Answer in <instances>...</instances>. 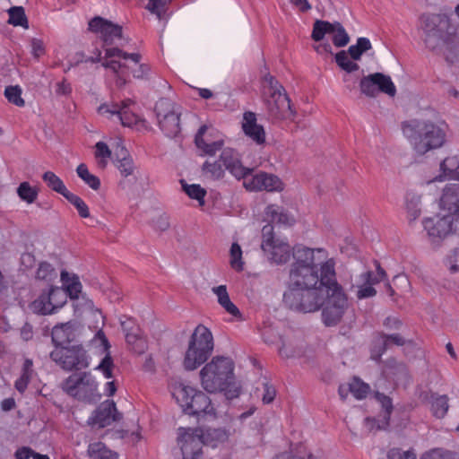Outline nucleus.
<instances>
[{
  "label": "nucleus",
  "instance_id": "obj_1",
  "mask_svg": "<svg viewBox=\"0 0 459 459\" xmlns=\"http://www.w3.org/2000/svg\"><path fill=\"white\" fill-rule=\"evenodd\" d=\"M290 266L282 301L291 310L312 313L323 305L322 320L326 326L336 325L350 307L342 287L336 279L333 257L322 247H297Z\"/></svg>",
  "mask_w": 459,
  "mask_h": 459
},
{
  "label": "nucleus",
  "instance_id": "obj_2",
  "mask_svg": "<svg viewBox=\"0 0 459 459\" xmlns=\"http://www.w3.org/2000/svg\"><path fill=\"white\" fill-rule=\"evenodd\" d=\"M234 368L230 357H213L200 371L202 386L209 393L223 392L227 399L238 397L241 387L236 381Z\"/></svg>",
  "mask_w": 459,
  "mask_h": 459
},
{
  "label": "nucleus",
  "instance_id": "obj_3",
  "mask_svg": "<svg viewBox=\"0 0 459 459\" xmlns=\"http://www.w3.org/2000/svg\"><path fill=\"white\" fill-rule=\"evenodd\" d=\"M141 55L139 53H126L118 48H106L105 56H101V52L98 51L97 57L93 62L102 61V66L110 69L116 76V84L118 87L124 86L129 78V70L131 67L126 65L131 61L138 68L132 70L133 76L137 79L147 77L150 73V66L147 64H140Z\"/></svg>",
  "mask_w": 459,
  "mask_h": 459
},
{
  "label": "nucleus",
  "instance_id": "obj_4",
  "mask_svg": "<svg viewBox=\"0 0 459 459\" xmlns=\"http://www.w3.org/2000/svg\"><path fill=\"white\" fill-rule=\"evenodd\" d=\"M229 433L223 429L179 428L178 444L183 459H204L203 446L216 447L225 442Z\"/></svg>",
  "mask_w": 459,
  "mask_h": 459
},
{
  "label": "nucleus",
  "instance_id": "obj_5",
  "mask_svg": "<svg viewBox=\"0 0 459 459\" xmlns=\"http://www.w3.org/2000/svg\"><path fill=\"white\" fill-rule=\"evenodd\" d=\"M403 135L419 154L440 148L446 141V132L430 120L411 119L402 124Z\"/></svg>",
  "mask_w": 459,
  "mask_h": 459
},
{
  "label": "nucleus",
  "instance_id": "obj_6",
  "mask_svg": "<svg viewBox=\"0 0 459 459\" xmlns=\"http://www.w3.org/2000/svg\"><path fill=\"white\" fill-rule=\"evenodd\" d=\"M214 348L212 332L204 325H198L188 341L183 365L186 370H195L212 355Z\"/></svg>",
  "mask_w": 459,
  "mask_h": 459
},
{
  "label": "nucleus",
  "instance_id": "obj_7",
  "mask_svg": "<svg viewBox=\"0 0 459 459\" xmlns=\"http://www.w3.org/2000/svg\"><path fill=\"white\" fill-rule=\"evenodd\" d=\"M263 99L269 115L276 119L293 116L290 100L283 86L271 74L263 78Z\"/></svg>",
  "mask_w": 459,
  "mask_h": 459
},
{
  "label": "nucleus",
  "instance_id": "obj_8",
  "mask_svg": "<svg viewBox=\"0 0 459 459\" xmlns=\"http://www.w3.org/2000/svg\"><path fill=\"white\" fill-rule=\"evenodd\" d=\"M173 396L185 413L198 418H216L215 409L211 399L202 391L189 385H180L175 389Z\"/></svg>",
  "mask_w": 459,
  "mask_h": 459
},
{
  "label": "nucleus",
  "instance_id": "obj_9",
  "mask_svg": "<svg viewBox=\"0 0 459 459\" xmlns=\"http://www.w3.org/2000/svg\"><path fill=\"white\" fill-rule=\"evenodd\" d=\"M98 386L96 377L90 372L74 373L62 384L68 395L87 403H97L100 399Z\"/></svg>",
  "mask_w": 459,
  "mask_h": 459
},
{
  "label": "nucleus",
  "instance_id": "obj_10",
  "mask_svg": "<svg viewBox=\"0 0 459 459\" xmlns=\"http://www.w3.org/2000/svg\"><path fill=\"white\" fill-rule=\"evenodd\" d=\"M262 249L268 255L269 259L277 264H283L289 262L290 256L294 259V250L297 247L301 246L296 245L292 248L290 247L287 238H276L273 233V226L267 224L262 229ZM294 263V260L290 265Z\"/></svg>",
  "mask_w": 459,
  "mask_h": 459
},
{
  "label": "nucleus",
  "instance_id": "obj_11",
  "mask_svg": "<svg viewBox=\"0 0 459 459\" xmlns=\"http://www.w3.org/2000/svg\"><path fill=\"white\" fill-rule=\"evenodd\" d=\"M50 358L65 370L87 368L90 366V357L82 345L56 347Z\"/></svg>",
  "mask_w": 459,
  "mask_h": 459
},
{
  "label": "nucleus",
  "instance_id": "obj_12",
  "mask_svg": "<svg viewBox=\"0 0 459 459\" xmlns=\"http://www.w3.org/2000/svg\"><path fill=\"white\" fill-rule=\"evenodd\" d=\"M155 113L159 127L166 136L175 137L180 133V112L171 100H159L155 104Z\"/></svg>",
  "mask_w": 459,
  "mask_h": 459
},
{
  "label": "nucleus",
  "instance_id": "obj_13",
  "mask_svg": "<svg viewBox=\"0 0 459 459\" xmlns=\"http://www.w3.org/2000/svg\"><path fill=\"white\" fill-rule=\"evenodd\" d=\"M66 303V293L63 288L50 286L31 303L33 312L40 315L56 313Z\"/></svg>",
  "mask_w": 459,
  "mask_h": 459
},
{
  "label": "nucleus",
  "instance_id": "obj_14",
  "mask_svg": "<svg viewBox=\"0 0 459 459\" xmlns=\"http://www.w3.org/2000/svg\"><path fill=\"white\" fill-rule=\"evenodd\" d=\"M455 217L452 214L437 213L422 221L423 228L432 243H438L453 231Z\"/></svg>",
  "mask_w": 459,
  "mask_h": 459
},
{
  "label": "nucleus",
  "instance_id": "obj_15",
  "mask_svg": "<svg viewBox=\"0 0 459 459\" xmlns=\"http://www.w3.org/2000/svg\"><path fill=\"white\" fill-rule=\"evenodd\" d=\"M243 186L250 192H280L283 190L282 181L277 176L266 172L247 175L243 181Z\"/></svg>",
  "mask_w": 459,
  "mask_h": 459
},
{
  "label": "nucleus",
  "instance_id": "obj_16",
  "mask_svg": "<svg viewBox=\"0 0 459 459\" xmlns=\"http://www.w3.org/2000/svg\"><path fill=\"white\" fill-rule=\"evenodd\" d=\"M89 29L100 36L105 47L112 45L116 39L122 38L121 26L100 16H96L90 21Z\"/></svg>",
  "mask_w": 459,
  "mask_h": 459
},
{
  "label": "nucleus",
  "instance_id": "obj_17",
  "mask_svg": "<svg viewBox=\"0 0 459 459\" xmlns=\"http://www.w3.org/2000/svg\"><path fill=\"white\" fill-rule=\"evenodd\" d=\"M134 102L127 99L120 104H103L100 106L99 112L101 115L116 116L124 126H132L138 122V117L130 109Z\"/></svg>",
  "mask_w": 459,
  "mask_h": 459
},
{
  "label": "nucleus",
  "instance_id": "obj_18",
  "mask_svg": "<svg viewBox=\"0 0 459 459\" xmlns=\"http://www.w3.org/2000/svg\"><path fill=\"white\" fill-rule=\"evenodd\" d=\"M220 161L225 169L238 180L243 179V181H245V178L253 171L252 169L243 166L238 153L230 148L222 150L220 156Z\"/></svg>",
  "mask_w": 459,
  "mask_h": 459
},
{
  "label": "nucleus",
  "instance_id": "obj_19",
  "mask_svg": "<svg viewBox=\"0 0 459 459\" xmlns=\"http://www.w3.org/2000/svg\"><path fill=\"white\" fill-rule=\"evenodd\" d=\"M220 161L225 169L238 180L243 179V181H245V178L253 171L252 169L243 166L238 153L230 148L222 150L220 156Z\"/></svg>",
  "mask_w": 459,
  "mask_h": 459
},
{
  "label": "nucleus",
  "instance_id": "obj_20",
  "mask_svg": "<svg viewBox=\"0 0 459 459\" xmlns=\"http://www.w3.org/2000/svg\"><path fill=\"white\" fill-rule=\"evenodd\" d=\"M439 208L455 218L459 215V183L445 186L439 199Z\"/></svg>",
  "mask_w": 459,
  "mask_h": 459
},
{
  "label": "nucleus",
  "instance_id": "obj_21",
  "mask_svg": "<svg viewBox=\"0 0 459 459\" xmlns=\"http://www.w3.org/2000/svg\"><path fill=\"white\" fill-rule=\"evenodd\" d=\"M242 130L244 134L258 145L265 143L266 134L264 126L257 124L256 115L246 111L243 115Z\"/></svg>",
  "mask_w": 459,
  "mask_h": 459
},
{
  "label": "nucleus",
  "instance_id": "obj_22",
  "mask_svg": "<svg viewBox=\"0 0 459 459\" xmlns=\"http://www.w3.org/2000/svg\"><path fill=\"white\" fill-rule=\"evenodd\" d=\"M375 399L381 405L385 413L380 420L375 418H367L366 422L369 430H380L385 429L389 426L390 416L393 411V402L392 399L379 392L375 394Z\"/></svg>",
  "mask_w": 459,
  "mask_h": 459
},
{
  "label": "nucleus",
  "instance_id": "obj_23",
  "mask_svg": "<svg viewBox=\"0 0 459 459\" xmlns=\"http://www.w3.org/2000/svg\"><path fill=\"white\" fill-rule=\"evenodd\" d=\"M120 419L121 416L117 411L116 403L113 401H106L95 410L92 423L104 428Z\"/></svg>",
  "mask_w": 459,
  "mask_h": 459
},
{
  "label": "nucleus",
  "instance_id": "obj_24",
  "mask_svg": "<svg viewBox=\"0 0 459 459\" xmlns=\"http://www.w3.org/2000/svg\"><path fill=\"white\" fill-rule=\"evenodd\" d=\"M405 343L404 339L398 333L395 334H384L378 333L373 341L371 347V359L378 361L381 359L383 353L391 344L397 346H403Z\"/></svg>",
  "mask_w": 459,
  "mask_h": 459
},
{
  "label": "nucleus",
  "instance_id": "obj_25",
  "mask_svg": "<svg viewBox=\"0 0 459 459\" xmlns=\"http://www.w3.org/2000/svg\"><path fill=\"white\" fill-rule=\"evenodd\" d=\"M264 214L271 222L282 227H290L296 221L294 215L278 204H269Z\"/></svg>",
  "mask_w": 459,
  "mask_h": 459
},
{
  "label": "nucleus",
  "instance_id": "obj_26",
  "mask_svg": "<svg viewBox=\"0 0 459 459\" xmlns=\"http://www.w3.org/2000/svg\"><path fill=\"white\" fill-rule=\"evenodd\" d=\"M440 174L435 178V181L446 179L456 180L459 182V157L457 155L448 156L440 163Z\"/></svg>",
  "mask_w": 459,
  "mask_h": 459
},
{
  "label": "nucleus",
  "instance_id": "obj_27",
  "mask_svg": "<svg viewBox=\"0 0 459 459\" xmlns=\"http://www.w3.org/2000/svg\"><path fill=\"white\" fill-rule=\"evenodd\" d=\"M114 165L119 171L120 176L124 178L134 176L136 169L132 156L123 146L116 152Z\"/></svg>",
  "mask_w": 459,
  "mask_h": 459
},
{
  "label": "nucleus",
  "instance_id": "obj_28",
  "mask_svg": "<svg viewBox=\"0 0 459 459\" xmlns=\"http://www.w3.org/2000/svg\"><path fill=\"white\" fill-rule=\"evenodd\" d=\"M212 291L217 297L219 305L225 310L226 313L232 316L236 319H241V312L238 307L230 300L226 285H219L213 287Z\"/></svg>",
  "mask_w": 459,
  "mask_h": 459
},
{
  "label": "nucleus",
  "instance_id": "obj_29",
  "mask_svg": "<svg viewBox=\"0 0 459 459\" xmlns=\"http://www.w3.org/2000/svg\"><path fill=\"white\" fill-rule=\"evenodd\" d=\"M423 30L426 33V44L430 47V38L435 37L437 39L442 38V31L439 29V25L445 22L444 18L440 15L428 14L422 16ZM434 48V46H431Z\"/></svg>",
  "mask_w": 459,
  "mask_h": 459
},
{
  "label": "nucleus",
  "instance_id": "obj_30",
  "mask_svg": "<svg viewBox=\"0 0 459 459\" xmlns=\"http://www.w3.org/2000/svg\"><path fill=\"white\" fill-rule=\"evenodd\" d=\"M61 281L64 286L63 290L66 293V298L78 299L82 288L79 277L75 274H70L66 271H62Z\"/></svg>",
  "mask_w": 459,
  "mask_h": 459
},
{
  "label": "nucleus",
  "instance_id": "obj_31",
  "mask_svg": "<svg viewBox=\"0 0 459 459\" xmlns=\"http://www.w3.org/2000/svg\"><path fill=\"white\" fill-rule=\"evenodd\" d=\"M206 131V126H203L199 128L195 138V143L198 149L202 150L204 154L207 155H214L217 152L221 151L223 147L224 141L222 139H219L213 141L212 143H208L204 140V134Z\"/></svg>",
  "mask_w": 459,
  "mask_h": 459
},
{
  "label": "nucleus",
  "instance_id": "obj_32",
  "mask_svg": "<svg viewBox=\"0 0 459 459\" xmlns=\"http://www.w3.org/2000/svg\"><path fill=\"white\" fill-rule=\"evenodd\" d=\"M52 341L56 347H65L72 342L74 337V329L70 323L56 325L52 329Z\"/></svg>",
  "mask_w": 459,
  "mask_h": 459
},
{
  "label": "nucleus",
  "instance_id": "obj_33",
  "mask_svg": "<svg viewBox=\"0 0 459 459\" xmlns=\"http://www.w3.org/2000/svg\"><path fill=\"white\" fill-rule=\"evenodd\" d=\"M34 374L32 360L30 359H25L21 376L14 383V387L20 394H23L26 391Z\"/></svg>",
  "mask_w": 459,
  "mask_h": 459
},
{
  "label": "nucleus",
  "instance_id": "obj_34",
  "mask_svg": "<svg viewBox=\"0 0 459 459\" xmlns=\"http://www.w3.org/2000/svg\"><path fill=\"white\" fill-rule=\"evenodd\" d=\"M371 77L373 84L377 88V93L381 91L392 97L395 95L396 88L390 76L382 73H375L371 74Z\"/></svg>",
  "mask_w": 459,
  "mask_h": 459
},
{
  "label": "nucleus",
  "instance_id": "obj_35",
  "mask_svg": "<svg viewBox=\"0 0 459 459\" xmlns=\"http://www.w3.org/2000/svg\"><path fill=\"white\" fill-rule=\"evenodd\" d=\"M421 197L420 195L409 192L405 196V208L407 212V218L410 221L417 220L421 214L420 208Z\"/></svg>",
  "mask_w": 459,
  "mask_h": 459
},
{
  "label": "nucleus",
  "instance_id": "obj_36",
  "mask_svg": "<svg viewBox=\"0 0 459 459\" xmlns=\"http://www.w3.org/2000/svg\"><path fill=\"white\" fill-rule=\"evenodd\" d=\"M431 411L437 419L444 418L449 409L448 397L446 394H432L431 395Z\"/></svg>",
  "mask_w": 459,
  "mask_h": 459
},
{
  "label": "nucleus",
  "instance_id": "obj_37",
  "mask_svg": "<svg viewBox=\"0 0 459 459\" xmlns=\"http://www.w3.org/2000/svg\"><path fill=\"white\" fill-rule=\"evenodd\" d=\"M88 454L91 459H117V454L108 449L102 442L90 444Z\"/></svg>",
  "mask_w": 459,
  "mask_h": 459
},
{
  "label": "nucleus",
  "instance_id": "obj_38",
  "mask_svg": "<svg viewBox=\"0 0 459 459\" xmlns=\"http://www.w3.org/2000/svg\"><path fill=\"white\" fill-rule=\"evenodd\" d=\"M42 179L51 190L62 195L63 196L69 192L63 180L52 171H46L42 175Z\"/></svg>",
  "mask_w": 459,
  "mask_h": 459
},
{
  "label": "nucleus",
  "instance_id": "obj_39",
  "mask_svg": "<svg viewBox=\"0 0 459 459\" xmlns=\"http://www.w3.org/2000/svg\"><path fill=\"white\" fill-rule=\"evenodd\" d=\"M372 48V44L368 38L360 37L357 39L355 45L349 47L347 53L354 61L360 60L362 55Z\"/></svg>",
  "mask_w": 459,
  "mask_h": 459
},
{
  "label": "nucleus",
  "instance_id": "obj_40",
  "mask_svg": "<svg viewBox=\"0 0 459 459\" xmlns=\"http://www.w3.org/2000/svg\"><path fill=\"white\" fill-rule=\"evenodd\" d=\"M8 23L13 26H20L24 29L29 28L28 18L22 6H13L8 10Z\"/></svg>",
  "mask_w": 459,
  "mask_h": 459
},
{
  "label": "nucleus",
  "instance_id": "obj_41",
  "mask_svg": "<svg viewBox=\"0 0 459 459\" xmlns=\"http://www.w3.org/2000/svg\"><path fill=\"white\" fill-rule=\"evenodd\" d=\"M334 28V22L316 20L313 24L311 38L315 41H321L325 35H331Z\"/></svg>",
  "mask_w": 459,
  "mask_h": 459
},
{
  "label": "nucleus",
  "instance_id": "obj_42",
  "mask_svg": "<svg viewBox=\"0 0 459 459\" xmlns=\"http://www.w3.org/2000/svg\"><path fill=\"white\" fill-rule=\"evenodd\" d=\"M334 59L337 65L348 74L356 72L359 69V65L356 61L352 60L350 55L344 50H341L336 53Z\"/></svg>",
  "mask_w": 459,
  "mask_h": 459
},
{
  "label": "nucleus",
  "instance_id": "obj_43",
  "mask_svg": "<svg viewBox=\"0 0 459 459\" xmlns=\"http://www.w3.org/2000/svg\"><path fill=\"white\" fill-rule=\"evenodd\" d=\"M57 278V273L55 268L47 262H42L39 264L36 272V279L43 281L48 284H51Z\"/></svg>",
  "mask_w": 459,
  "mask_h": 459
},
{
  "label": "nucleus",
  "instance_id": "obj_44",
  "mask_svg": "<svg viewBox=\"0 0 459 459\" xmlns=\"http://www.w3.org/2000/svg\"><path fill=\"white\" fill-rule=\"evenodd\" d=\"M349 389L357 400H362L368 394L370 386L360 378L354 377L349 384Z\"/></svg>",
  "mask_w": 459,
  "mask_h": 459
},
{
  "label": "nucleus",
  "instance_id": "obj_45",
  "mask_svg": "<svg viewBox=\"0 0 459 459\" xmlns=\"http://www.w3.org/2000/svg\"><path fill=\"white\" fill-rule=\"evenodd\" d=\"M182 188L191 199L196 200L200 206L204 205L206 190L204 187L198 184L188 185L182 181Z\"/></svg>",
  "mask_w": 459,
  "mask_h": 459
},
{
  "label": "nucleus",
  "instance_id": "obj_46",
  "mask_svg": "<svg viewBox=\"0 0 459 459\" xmlns=\"http://www.w3.org/2000/svg\"><path fill=\"white\" fill-rule=\"evenodd\" d=\"M76 172L79 178H81L85 184H87L91 189L98 190L100 187V180L98 177L91 174L87 166L84 163H81Z\"/></svg>",
  "mask_w": 459,
  "mask_h": 459
},
{
  "label": "nucleus",
  "instance_id": "obj_47",
  "mask_svg": "<svg viewBox=\"0 0 459 459\" xmlns=\"http://www.w3.org/2000/svg\"><path fill=\"white\" fill-rule=\"evenodd\" d=\"M230 267L240 273L244 270V261L242 257V249L238 243H233L230 250Z\"/></svg>",
  "mask_w": 459,
  "mask_h": 459
},
{
  "label": "nucleus",
  "instance_id": "obj_48",
  "mask_svg": "<svg viewBox=\"0 0 459 459\" xmlns=\"http://www.w3.org/2000/svg\"><path fill=\"white\" fill-rule=\"evenodd\" d=\"M18 196L27 204H32L36 201L39 191L36 187L30 185L29 182H22L17 188Z\"/></svg>",
  "mask_w": 459,
  "mask_h": 459
},
{
  "label": "nucleus",
  "instance_id": "obj_49",
  "mask_svg": "<svg viewBox=\"0 0 459 459\" xmlns=\"http://www.w3.org/2000/svg\"><path fill=\"white\" fill-rule=\"evenodd\" d=\"M111 154V150L104 142H98L95 144V158L100 168H106Z\"/></svg>",
  "mask_w": 459,
  "mask_h": 459
},
{
  "label": "nucleus",
  "instance_id": "obj_50",
  "mask_svg": "<svg viewBox=\"0 0 459 459\" xmlns=\"http://www.w3.org/2000/svg\"><path fill=\"white\" fill-rule=\"evenodd\" d=\"M331 36L333 45L337 48L345 47L350 41L348 33L340 22H334Z\"/></svg>",
  "mask_w": 459,
  "mask_h": 459
},
{
  "label": "nucleus",
  "instance_id": "obj_51",
  "mask_svg": "<svg viewBox=\"0 0 459 459\" xmlns=\"http://www.w3.org/2000/svg\"><path fill=\"white\" fill-rule=\"evenodd\" d=\"M22 91L19 85L15 86H7L4 90V96L7 100L17 106V107H24L25 101L22 97Z\"/></svg>",
  "mask_w": 459,
  "mask_h": 459
},
{
  "label": "nucleus",
  "instance_id": "obj_52",
  "mask_svg": "<svg viewBox=\"0 0 459 459\" xmlns=\"http://www.w3.org/2000/svg\"><path fill=\"white\" fill-rule=\"evenodd\" d=\"M64 197L76 208L82 218L90 217L89 207L80 196L69 191Z\"/></svg>",
  "mask_w": 459,
  "mask_h": 459
},
{
  "label": "nucleus",
  "instance_id": "obj_53",
  "mask_svg": "<svg viewBox=\"0 0 459 459\" xmlns=\"http://www.w3.org/2000/svg\"><path fill=\"white\" fill-rule=\"evenodd\" d=\"M312 455L307 453V446L304 444H299L295 452H284L277 455L274 459H311Z\"/></svg>",
  "mask_w": 459,
  "mask_h": 459
},
{
  "label": "nucleus",
  "instance_id": "obj_54",
  "mask_svg": "<svg viewBox=\"0 0 459 459\" xmlns=\"http://www.w3.org/2000/svg\"><path fill=\"white\" fill-rule=\"evenodd\" d=\"M420 459H459V457L456 453L452 451L444 448H433L425 452Z\"/></svg>",
  "mask_w": 459,
  "mask_h": 459
},
{
  "label": "nucleus",
  "instance_id": "obj_55",
  "mask_svg": "<svg viewBox=\"0 0 459 459\" xmlns=\"http://www.w3.org/2000/svg\"><path fill=\"white\" fill-rule=\"evenodd\" d=\"M203 170L215 179L221 178L224 176V169L220 160L214 162L205 161L203 165Z\"/></svg>",
  "mask_w": 459,
  "mask_h": 459
},
{
  "label": "nucleus",
  "instance_id": "obj_56",
  "mask_svg": "<svg viewBox=\"0 0 459 459\" xmlns=\"http://www.w3.org/2000/svg\"><path fill=\"white\" fill-rule=\"evenodd\" d=\"M114 363L111 356L108 353L106 356L101 359L100 363L95 368V370H99L102 372L103 376L106 378H111L113 377L112 370H113Z\"/></svg>",
  "mask_w": 459,
  "mask_h": 459
},
{
  "label": "nucleus",
  "instance_id": "obj_57",
  "mask_svg": "<svg viewBox=\"0 0 459 459\" xmlns=\"http://www.w3.org/2000/svg\"><path fill=\"white\" fill-rule=\"evenodd\" d=\"M359 88L361 92L368 97H375L377 95V88L373 84L371 74L364 76L360 80Z\"/></svg>",
  "mask_w": 459,
  "mask_h": 459
},
{
  "label": "nucleus",
  "instance_id": "obj_58",
  "mask_svg": "<svg viewBox=\"0 0 459 459\" xmlns=\"http://www.w3.org/2000/svg\"><path fill=\"white\" fill-rule=\"evenodd\" d=\"M386 274L383 268H381L380 264L377 265V273H374L372 272H367L363 274L364 281L369 284H377L382 281L385 278Z\"/></svg>",
  "mask_w": 459,
  "mask_h": 459
},
{
  "label": "nucleus",
  "instance_id": "obj_59",
  "mask_svg": "<svg viewBox=\"0 0 459 459\" xmlns=\"http://www.w3.org/2000/svg\"><path fill=\"white\" fill-rule=\"evenodd\" d=\"M446 266L450 273H456L459 271V249H454L446 258Z\"/></svg>",
  "mask_w": 459,
  "mask_h": 459
},
{
  "label": "nucleus",
  "instance_id": "obj_60",
  "mask_svg": "<svg viewBox=\"0 0 459 459\" xmlns=\"http://www.w3.org/2000/svg\"><path fill=\"white\" fill-rule=\"evenodd\" d=\"M171 0H149L146 8L154 14L160 16L162 9L170 3Z\"/></svg>",
  "mask_w": 459,
  "mask_h": 459
},
{
  "label": "nucleus",
  "instance_id": "obj_61",
  "mask_svg": "<svg viewBox=\"0 0 459 459\" xmlns=\"http://www.w3.org/2000/svg\"><path fill=\"white\" fill-rule=\"evenodd\" d=\"M388 459H416L415 455L410 451H402L399 448H393L387 454Z\"/></svg>",
  "mask_w": 459,
  "mask_h": 459
},
{
  "label": "nucleus",
  "instance_id": "obj_62",
  "mask_svg": "<svg viewBox=\"0 0 459 459\" xmlns=\"http://www.w3.org/2000/svg\"><path fill=\"white\" fill-rule=\"evenodd\" d=\"M263 387H264V394L262 396V401L264 403H266V404L271 403L275 398L276 390L273 385H272L271 384H269L267 382L263 384Z\"/></svg>",
  "mask_w": 459,
  "mask_h": 459
},
{
  "label": "nucleus",
  "instance_id": "obj_63",
  "mask_svg": "<svg viewBox=\"0 0 459 459\" xmlns=\"http://www.w3.org/2000/svg\"><path fill=\"white\" fill-rule=\"evenodd\" d=\"M127 322H121V325L123 330L126 332V339L127 343L134 344L136 342H143L142 339L139 337L138 333L134 332L133 329H129L127 326Z\"/></svg>",
  "mask_w": 459,
  "mask_h": 459
},
{
  "label": "nucleus",
  "instance_id": "obj_64",
  "mask_svg": "<svg viewBox=\"0 0 459 459\" xmlns=\"http://www.w3.org/2000/svg\"><path fill=\"white\" fill-rule=\"evenodd\" d=\"M372 285L373 284L368 283V285L360 286L357 291V298L359 299H363L374 297L377 294V290Z\"/></svg>",
  "mask_w": 459,
  "mask_h": 459
}]
</instances>
